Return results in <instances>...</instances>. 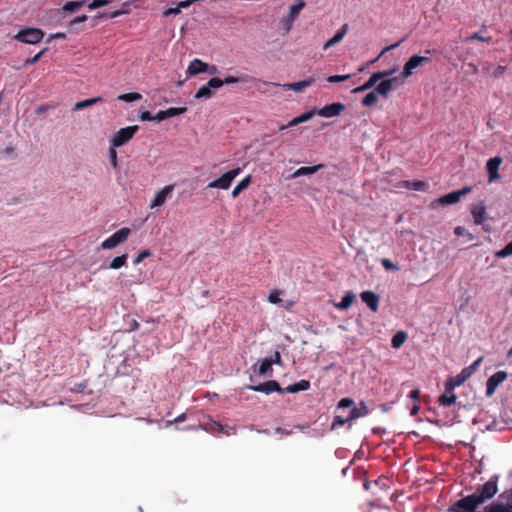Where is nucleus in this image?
<instances>
[{
  "instance_id": "obj_57",
  "label": "nucleus",
  "mask_w": 512,
  "mask_h": 512,
  "mask_svg": "<svg viewBox=\"0 0 512 512\" xmlns=\"http://www.w3.org/2000/svg\"><path fill=\"white\" fill-rule=\"evenodd\" d=\"M140 327V324L137 320L132 319L129 323V328L127 329L128 332L135 331Z\"/></svg>"
},
{
  "instance_id": "obj_19",
  "label": "nucleus",
  "mask_w": 512,
  "mask_h": 512,
  "mask_svg": "<svg viewBox=\"0 0 512 512\" xmlns=\"http://www.w3.org/2000/svg\"><path fill=\"white\" fill-rule=\"evenodd\" d=\"M209 69V64L200 59H193L187 68V74L194 76L200 73H206Z\"/></svg>"
},
{
  "instance_id": "obj_27",
  "label": "nucleus",
  "mask_w": 512,
  "mask_h": 512,
  "mask_svg": "<svg viewBox=\"0 0 512 512\" xmlns=\"http://www.w3.org/2000/svg\"><path fill=\"white\" fill-rule=\"evenodd\" d=\"M310 388V382L308 380H300L297 383L287 386L284 388L287 393H297L300 391H306Z\"/></svg>"
},
{
  "instance_id": "obj_52",
  "label": "nucleus",
  "mask_w": 512,
  "mask_h": 512,
  "mask_svg": "<svg viewBox=\"0 0 512 512\" xmlns=\"http://www.w3.org/2000/svg\"><path fill=\"white\" fill-rule=\"evenodd\" d=\"M47 49H43L42 51H40L39 53H37L35 56H33L32 58H29L26 60V64L27 65H32V64H35L36 62H38L40 60V58L42 57V55L45 53Z\"/></svg>"
},
{
  "instance_id": "obj_9",
  "label": "nucleus",
  "mask_w": 512,
  "mask_h": 512,
  "mask_svg": "<svg viewBox=\"0 0 512 512\" xmlns=\"http://www.w3.org/2000/svg\"><path fill=\"white\" fill-rule=\"evenodd\" d=\"M431 60L426 56L413 55L410 59L405 63L403 70L400 74L401 78L404 80L410 77L414 70L418 67L429 63Z\"/></svg>"
},
{
  "instance_id": "obj_43",
  "label": "nucleus",
  "mask_w": 512,
  "mask_h": 512,
  "mask_svg": "<svg viewBox=\"0 0 512 512\" xmlns=\"http://www.w3.org/2000/svg\"><path fill=\"white\" fill-rule=\"evenodd\" d=\"M512 255V242L507 244L503 249L496 252V257L498 258H506L508 256Z\"/></svg>"
},
{
  "instance_id": "obj_62",
  "label": "nucleus",
  "mask_w": 512,
  "mask_h": 512,
  "mask_svg": "<svg viewBox=\"0 0 512 512\" xmlns=\"http://www.w3.org/2000/svg\"><path fill=\"white\" fill-rule=\"evenodd\" d=\"M86 20H87V16L86 15L78 16L74 20L71 21L70 25L73 26V25H75L77 23H81V22H84Z\"/></svg>"
},
{
  "instance_id": "obj_58",
  "label": "nucleus",
  "mask_w": 512,
  "mask_h": 512,
  "mask_svg": "<svg viewBox=\"0 0 512 512\" xmlns=\"http://www.w3.org/2000/svg\"><path fill=\"white\" fill-rule=\"evenodd\" d=\"M419 397H420V390L418 388H415L410 391L409 398H411L414 401H417V400H419Z\"/></svg>"
},
{
  "instance_id": "obj_53",
  "label": "nucleus",
  "mask_w": 512,
  "mask_h": 512,
  "mask_svg": "<svg viewBox=\"0 0 512 512\" xmlns=\"http://www.w3.org/2000/svg\"><path fill=\"white\" fill-rule=\"evenodd\" d=\"M483 361V356H480L479 358H477L472 364H470L468 367V369L474 374L475 371L478 369V367L480 366V364L482 363Z\"/></svg>"
},
{
  "instance_id": "obj_50",
  "label": "nucleus",
  "mask_w": 512,
  "mask_h": 512,
  "mask_svg": "<svg viewBox=\"0 0 512 512\" xmlns=\"http://www.w3.org/2000/svg\"><path fill=\"white\" fill-rule=\"evenodd\" d=\"M350 75H333L328 77V81L331 83H338L349 79Z\"/></svg>"
},
{
  "instance_id": "obj_29",
  "label": "nucleus",
  "mask_w": 512,
  "mask_h": 512,
  "mask_svg": "<svg viewBox=\"0 0 512 512\" xmlns=\"http://www.w3.org/2000/svg\"><path fill=\"white\" fill-rule=\"evenodd\" d=\"M250 183H251V176H250V175H248V176H246L244 179H242V180H241V181H240V182H239V183L234 187V189H233V190H232V192H231V197H232V198H234V199H235V198H237V197L239 196V194H240L243 190H245V189H247V188L249 187Z\"/></svg>"
},
{
  "instance_id": "obj_22",
  "label": "nucleus",
  "mask_w": 512,
  "mask_h": 512,
  "mask_svg": "<svg viewBox=\"0 0 512 512\" xmlns=\"http://www.w3.org/2000/svg\"><path fill=\"white\" fill-rule=\"evenodd\" d=\"M471 213L474 223L477 225H482L484 220L487 218L486 207L483 204L474 206Z\"/></svg>"
},
{
  "instance_id": "obj_28",
  "label": "nucleus",
  "mask_w": 512,
  "mask_h": 512,
  "mask_svg": "<svg viewBox=\"0 0 512 512\" xmlns=\"http://www.w3.org/2000/svg\"><path fill=\"white\" fill-rule=\"evenodd\" d=\"M315 114H317V110L316 109H311L309 111H306L304 113H302L301 115L293 118L289 123H288V126H296V125H299L303 122H306L308 120H310Z\"/></svg>"
},
{
  "instance_id": "obj_60",
  "label": "nucleus",
  "mask_w": 512,
  "mask_h": 512,
  "mask_svg": "<svg viewBox=\"0 0 512 512\" xmlns=\"http://www.w3.org/2000/svg\"><path fill=\"white\" fill-rule=\"evenodd\" d=\"M402 42H403V40H400L397 43H394V44H391L390 46L385 47L383 49V51L381 52L380 56L383 55L384 53H386L387 51H390V50H393V49L397 48Z\"/></svg>"
},
{
  "instance_id": "obj_20",
  "label": "nucleus",
  "mask_w": 512,
  "mask_h": 512,
  "mask_svg": "<svg viewBox=\"0 0 512 512\" xmlns=\"http://www.w3.org/2000/svg\"><path fill=\"white\" fill-rule=\"evenodd\" d=\"M396 69L386 70V71H379L373 73L370 78L363 84L367 90L371 89L375 84L380 81L383 78L392 76L395 73Z\"/></svg>"
},
{
  "instance_id": "obj_11",
  "label": "nucleus",
  "mask_w": 512,
  "mask_h": 512,
  "mask_svg": "<svg viewBox=\"0 0 512 512\" xmlns=\"http://www.w3.org/2000/svg\"><path fill=\"white\" fill-rule=\"evenodd\" d=\"M472 187L465 186L458 191H453L439 198L438 202L442 205H451L460 201L461 197L470 193Z\"/></svg>"
},
{
  "instance_id": "obj_18",
  "label": "nucleus",
  "mask_w": 512,
  "mask_h": 512,
  "mask_svg": "<svg viewBox=\"0 0 512 512\" xmlns=\"http://www.w3.org/2000/svg\"><path fill=\"white\" fill-rule=\"evenodd\" d=\"M361 300L373 311L377 312L379 307V296L372 291H363L360 294Z\"/></svg>"
},
{
  "instance_id": "obj_44",
  "label": "nucleus",
  "mask_w": 512,
  "mask_h": 512,
  "mask_svg": "<svg viewBox=\"0 0 512 512\" xmlns=\"http://www.w3.org/2000/svg\"><path fill=\"white\" fill-rule=\"evenodd\" d=\"M381 264L382 266L386 269V270H395V271H398L399 270V266L394 264L390 259L388 258H383L381 260Z\"/></svg>"
},
{
  "instance_id": "obj_38",
  "label": "nucleus",
  "mask_w": 512,
  "mask_h": 512,
  "mask_svg": "<svg viewBox=\"0 0 512 512\" xmlns=\"http://www.w3.org/2000/svg\"><path fill=\"white\" fill-rule=\"evenodd\" d=\"M142 95L138 92L125 93L118 96V100L123 102H134L140 100Z\"/></svg>"
},
{
  "instance_id": "obj_14",
  "label": "nucleus",
  "mask_w": 512,
  "mask_h": 512,
  "mask_svg": "<svg viewBox=\"0 0 512 512\" xmlns=\"http://www.w3.org/2000/svg\"><path fill=\"white\" fill-rule=\"evenodd\" d=\"M249 389L256 391V392H262L265 394H270L272 392H279V393L285 392V390L283 388H281L279 383L275 380H269L262 384L249 386Z\"/></svg>"
},
{
  "instance_id": "obj_37",
  "label": "nucleus",
  "mask_w": 512,
  "mask_h": 512,
  "mask_svg": "<svg viewBox=\"0 0 512 512\" xmlns=\"http://www.w3.org/2000/svg\"><path fill=\"white\" fill-rule=\"evenodd\" d=\"M403 187L408 188V189H413L416 191H423L426 187V183L423 181H413V182L404 181Z\"/></svg>"
},
{
  "instance_id": "obj_51",
  "label": "nucleus",
  "mask_w": 512,
  "mask_h": 512,
  "mask_svg": "<svg viewBox=\"0 0 512 512\" xmlns=\"http://www.w3.org/2000/svg\"><path fill=\"white\" fill-rule=\"evenodd\" d=\"M151 255L150 251L149 250H143L141 251L138 256L134 259L133 263L135 265L139 264L140 262H142L145 258L149 257Z\"/></svg>"
},
{
  "instance_id": "obj_15",
  "label": "nucleus",
  "mask_w": 512,
  "mask_h": 512,
  "mask_svg": "<svg viewBox=\"0 0 512 512\" xmlns=\"http://www.w3.org/2000/svg\"><path fill=\"white\" fill-rule=\"evenodd\" d=\"M175 185L170 184L158 191L151 201L150 208L162 206L168 197H170L174 191Z\"/></svg>"
},
{
  "instance_id": "obj_49",
  "label": "nucleus",
  "mask_w": 512,
  "mask_h": 512,
  "mask_svg": "<svg viewBox=\"0 0 512 512\" xmlns=\"http://www.w3.org/2000/svg\"><path fill=\"white\" fill-rule=\"evenodd\" d=\"M268 300L272 304H279L282 302L281 298L279 297V292L277 290H274L269 294Z\"/></svg>"
},
{
  "instance_id": "obj_5",
  "label": "nucleus",
  "mask_w": 512,
  "mask_h": 512,
  "mask_svg": "<svg viewBox=\"0 0 512 512\" xmlns=\"http://www.w3.org/2000/svg\"><path fill=\"white\" fill-rule=\"evenodd\" d=\"M138 130V125L121 128L110 139V145L113 147H121L125 145L133 138V136Z\"/></svg>"
},
{
  "instance_id": "obj_42",
  "label": "nucleus",
  "mask_w": 512,
  "mask_h": 512,
  "mask_svg": "<svg viewBox=\"0 0 512 512\" xmlns=\"http://www.w3.org/2000/svg\"><path fill=\"white\" fill-rule=\"evenodd\" d=\"M206 429L212 433H225L228 436L230 435V433L228 431L224 430L225 429L224 426L217 422H212L210 424V428H206Z\"/></svg>"
},
{
  "instance_id": "obj_6",
  "label": "nucleus",
  "mask_w": 512,
  "mask_h": 512,
  "mask_svg": "<svg viewBox=\"0 0 512 512\" xmlns=\"http://www.w3.org/2000/svg\"><path fill=\"white\" fill-rule=\"evenodd\" d=\"M241 171L242 169L240 167H237L224 173L216 180L210 182L208 184V188H218L223 190L228 189L231 186L233 180L241 173Z\"/></svg>"
},
{
  "instance_id": "obj_40",
  "label": "nucleus",
  "mask_w": 512,
  "mask_h": 512,
  "mask_svg": "<svg viewBox=\"0 0 512 512\" xmlns=\"http://www.w3.org/2000/svg\"><path fill=\"white\" fill-rule=\"evenodd\" d=\"M84 5V1H69L64 6L63 9L68 12H74L78 10L80 7Z\"/></svg>"
},
{
  "instance_id": "obj_64",
  "label": "nucleus",
  "mask_w": 512,
  "mask_h": 512,
  "mask_svg": "<svg viewBox=\"0 0 512 512\" xmlns=\"http://www.w3.org/2000/svg\"><path fill=\"white\" fill-rule=\"evenodd\" d=\"M186 420V414L185 413H182L181 415L177 416L173 422L174 423H180V422H183Z\"/></svg>"
},
{
  "instance_id": "obj_13",
  "label": "nucleus",
  "mask_w": 512,
  "mask_h": 512,
  "mask_svg": "<svg viewBox=\"0 0 512 512\" xmlns=\"http://www.w3.org/2000/svg\"><path fill=\"white\" fill-rule=\"evenodd\" d=\"M345 110V105L340 102H334L317 110L321 117L331 118L340 115Z\"/></svg>"
},
{
  "instance_id": "obj_56",
  "label": "nucleus",
  "mask_w": 512,
  "mask_h": 512,
  "mask_svg": "<svg viewBox=\"0 0 512 512\" xmlns=\"http://www.w3.org/2000/svg\"><path fill=\"white\" fill-rule=\"evenodd\" d=\"M140 119L142 121H152V120H155L154 119V116L151 115V113L149 111H143L141 112L140 114Z\"/></svg>"
},
{
  "instance_id": "obj_30",
  "label": "nucleus",
  "mask_w": 512,
  "mask_h": 512,
  "mask_svg": "<svg viewBox=\"0 0 512 512\" xmlns=\"http://www.w3.org/2000/svg\"><path fill=\"white\" fill-rule=\"evenodd\" d=\"M103 99L101 97H94V98H90V99H85L83 101H79L77 103L74 104L73 106V110L74 111H79V110H83L85 108H88L94 104H97L99 102H102Z\"/></svg>"
},
{
  "instance_id": "obj_55",
  "label": "nucleus",
  "mask_w": 512,
  "mask_h": 512,
  "mask_svg": "<svg viewBox=\"0 0 512 512\" xmlns=\"http://www.w3.org/2000/svg\"><path fill=\"white\" fill-rule=\"evenodd\" d=\"M506 66H502V65H498L495 70L493 71V76L495 78H498L500 77L501 75L504 74V72L506 71Z\"/></svg>"
},
{
  "instance_id": "obj_3",
  "label": "nucleus",
  "mask_w": 512,
  "mask_h": 512,
  "mask_svg": "<svg viewBox=\"0 0 512 512\" xmlns=\"http://www.w3.org/2000/svg\"><path fill=\"white\" fill-rule=\"evenodd\" d=\"M484 512H512V491L507 490L501 493L499 501L485 507Z\"/></svg>"
},
{
  "instance_id": "obj_45",
  "label": "nucleus",
  "mask_w": 512,
  "mask_h": 512,
  "mask_svg": "<svg viewBox=\"0 0 512 512\" xmlns=\"http://www.w3.org/2000/svg\"><path fill=\"white\" fill-rule=\"evenodd\" d=\"M109 3V0H93L89 5L88 8L90 10H94L103 6H106Z\"/></svg>"
},
{
  "instance_id": "obj_54",
  "label": "nucleus",
  "mask_w": 512,
  "mask_h": 512,
  "mask_svg": "<svg viewBox=\"0 0 512 512\" xmlns=\"http://www.w3.org/2000/svg\"><path fill=\"white\" fill-rule=\"evenodd\" d=\"M181 11L179 10V8L176 6L174 8H167L164 12H163V16L164 17H168L170 15H178Z\"/></svg>"
},
{
  "instance_id": "obj_24",
  "label": "nucleus",
  "mask_w": 512,
  "mask_h": 512,
  "mask_svg": "<svg viewBox=\"0 0 512 512\" xmlns=\"http://www.w3.org/2000/svg\"><path fill=\"white\" fill-rule=\"evenodd\" d=\"M324 168V164H318L315 166H302L298 168L292 175V178H298L303 175H312L319 171L320 169Z\"/></svg>"
},
{
  "instance_id": "obj_26",
  "label": "nucleus",
  "mask_w": 512,
  "mask_h": 512,
  "mask_svg": "<svg viewBox=\"0 0 512 512\" xmlns=\"http://www.w3.org/2000/svg\"><path fill=\"white\" fill-rule=\"evenodd\" d=\"M313 82H314V78L310 77V78L302 80V81L285 84V85H283V87H285L288 90H293L295 92H301L303 89L309 87Z\"/></svg>"
},
{
  "instance_id": "obj_12",
  "label": "nucleus",
  "mask_w": 512,
  "mask_h": 512,
  "mask_svg": "<svg viewBox=\"0 0 512 512\" xmlns=\"http://www.w3.org/2000/svg\"><path fill=\"white\" fill-rule=\"evenodd\" d=\"M502 158L499 156L490 158L486 163V170L488 173V182H495L500 178L499 167L502 163Z\"/></svg>"
},
{
  "instance_id": "obj_2",
  "label": "nucleus",
  "mask_w": 512,
  "mask_h": 512,
  "mask_svg": "<svg viewBox=\"0 0 512 512\" xmlns=\"http://www.w3.org/2000/svg\"><path fill=\"white\" fill-rule=\"evenodd\" d=\"M237 82H254V83H261L266 86H279V84L271 83V82H265L260 79L253 78L249 75L243 74L240 77L235 76H227L223 80L220 78H211L210 79V86H214L215 89H218L222 87L224 84H234Z\"/></svg>"
},
{
  "instance_id": "obj_7",
  "label": "nucleus",
  "mask_w": 512,
  "mask_h": 512,
  "mask_svg": "<svg viewBox=\"0 0 512 512\" xmlns=\"http://www.w3.org/2000/svg\"><path fill=\"white\" fill-rule=\"evenodd\" d=\"M130 233H131L130 228H128V227L121 228L118 231H116L114 234H112L110 237L105 239L101 243V247L103 249H107V250L113 249L116 246H118L119 244L126 241L128 236L130 235Z\"/></svg>"
},
{
  "instance_id": "obj_48",
  "label": "nucleus",
  "mask_w": 512,
  "mask_h": 512,
  "mask_svg": "<svg viewBox=\"0 0 512 512\" xmlns=\"http://www.w3.org/2000/svg\"><path fill=\"white\" fill-rule=\"evenodd\" d=\"M353 404H354L353 399L346 397V398H342V399L338 402L337 407H338L339 409H342V408H348V407H351Z\"/></svg>"
},
{
  "instance_id": "obj_21",
  "label": "nucleus",
  "mask_w": 512,
  "mask_h": 512,
  "mask_svg": "<svg viewBox=\"0 0 512 512\" xmlns=\"http://www.w3.org/2000/svg\"><path fill=\"white\" fill-rule=\"evenodd\" d=\"M347 31H348V24L342 25V27L336 32V34L323 45V49L327 50V49L331 48L332 46L336 45L337 43L341 42L343 40V38L345 37Z\"/></svg>"
},
{
  "instance_id": "obj_33",
  "label": "nucleus",
  "mask_w": 512,
  "mask_h": 512,
  "mask_svg": "<svg viewBox=\"0 0 512 512\" xmlns=\"http://www.w3.org/2000/svg\"><path fill=\"white\" fill-rule=\"evenodd\" d=\"M355 300V295L352 292H347L343 297L341 302L335 304V307L339 310H346L348 309L353 301Z\"/></svg>"
},
{
  "instance_id": "obj_61",
  "label": "nucleus",
  "mask_w": 512,
  "mask_h": 512,
  "mask_svg": "<svg viewBox=\"0 0 512 512\" xmlns=\"http://www.w3.org/2000/svg\"><path fill=\"white\" fill-rule=\"evenodd\" d=\"M462 374V377H464L466 380H468L473 373L468 369V367H465L460 372Z\"/></svg>"
},
{
  "instance_id": "obj_1",
  "label": "nucleus",
  "mask_w": 512,
  "mask_h": 512,
  "mask_svg": "<svg viewBox=\"0 0 512 512\" xmlns=\"http://www.w3.org/2000/svg\"><path fill=\"white\" fill-rule=\"evenodd\" d=\"M498 479L499 477L497 475L492 476L485 484L478 487L473 494L463 497L453 503L449 508V511L480 512L478 511L480 505L493 498L498 492Z\"/></svg>"
},
{
  "instance_id": "obj_59",
  "label": "nucleus",
  "mask_w": 512,
  "mask_h": 512,
  "mask_svg": "<svg viewBox=\"0 0 512 512\" xmlns=\"http://www.w3.org/2000/svg\"><path fill=\"white\" fill-rule=\"evenodd\" d=\"M270 361H272V365L273 364H277V365H280L281 364V355L278 351H276L274 353V357L273 358H269Z\"/></svg>"
},
{
  "instance_id": "obj_16",
  "label": "nucleus",
  "mask_w": 512,
  "mask_h": 512,
  "mask_svg": "<svg viewBox=\"0 0 512 512\" xmlns=\"http://www.w3.org/2000/svg\"><path fill=\"white\" fill-rule=\"evenodd\" d=\"M304 0H299L298 3L292 5L289 9V13L285 19H283V23L286 26L287 30H290L293 22L298 17L300 11L305 7Z\"/></svg>"
},
{
  "instance_id": "obj_23",
  "label": "nucleus",
  "mask_w": 512,
  "mask_h": 512,
  "mask_svg": "<svg viewBox=\"0 0 512 512\" xmlns=\"http://www.w3.org/2000/svg\"><path fill=\"white\" fill-rule=\"evenodd\" d=\"M370 412L369 408L365 404V402L361 401L358 406H355L351 409L349 413V419L356 420L358 418L364 417L368 415Z\"/></svg>"
},
{
  "instance_id": "obj_41",
  "label": "nucleus",
  "mask_w": 512,
  "mask_h": 512,
  "mask_svg": "<svg viewBox=\"0 0 512 512\" xmlns=\"http://www.w3.org/2000/svg\"><path fill=\"white\" fill-rule=\"evenodd\" d=\"M353 421L352 419H349V415L347 417H342L340 415H336L332 422V428L343 426L345 423Z\"/></svg>"
},
{
  "instance_id": "obj_47",
  "label": "nucleus",
  "mask_w": 512,
  "mask_h": 512,
  "mask_svg": "<svg viewBox=\"0 0 512 512\" xmlns=\"http://www.w3.org/2000/svg\"><path fill=\"white\" fill-rule=\"evenodd\" d=\"M466 40L467 41L478 40V41H482V42H490L491 37H483L478 32H475V33L471 34Z\"/></svg>"
},
{
  "instance_id": "obj_46",
  "label": "nucleus",
  "mask_w": 512,
  "mask_h": 512,
  "mask_svg": "<svg viewBox=\"0 0 512 512\" xmlns=\"http://www.w3.org/2000/svg\"><path fill=\"white\" fill-rule=\"evenodd\" d=\"M115 148L116 147H113L110 145V149H109V159H110V163L113 168L117 167V152H116Z\"/></svg>"
},
{
  "instance_id": "obj_36",
  "label": "nucleus",
  "mask_w": 512,
  "mask_h": 512,
  "mask_svg": "<svg viewBox=\"0 0 512 512\" xmlns=\"http://www.w3.org/2000/svg\"><path fill=\"white\" fill-rule=\"evenodd\" d=\"M127 258H128V255L127 254H123L121 256H117L115 257L109 264V268L110 269H119L121 267H123L125 264H126V261H127Z\"/></svg>"
},
{
  "instance_id": "obj_4",
  "label": "nucleus",
  "mask_w": 512,
  "mask_h": 512,
  "mask_svg": "<svg viewBox=\"0 0 512 512\" xmlns=\"http://www.w3.org/2000/svg\"><path fill=\"white\" fill-rule=\"evenodd\" d=\"M44 35V32L39 28H24L14 36V39L26 44H37L41 42Z\"/></svg>"
},
{
  "instance_id": "obj_39",
  "label": "nucleus",
  "mask_w": 512,
  "mask_h": 512,
  "mask_svg": "<svg viewBox=\"0 0 512 512\" xmlns=\"http://www.w3.org/2000/svg\"><path fill=\"white\" fill-rule=\"evenodd\" d=\"M271 366H272V361H270V359H267V358L264 359L259 365L258 373L260 375H266L269 371H272Z\"/></svg>"
},
{
  "instance_id": "obj_35",
  "label": "nucleus",
  "mask_w": 512,
  "mask_h": 512,
  "mask_svg": "<svg viewBox=\"0 0 512 512\" xmlns=\"http://www.w3.org/2000/svg\"><path fill=\"white\" fill-rule=\"evenodd\" d=\"M378 102V92L376 90L369 92L362 100V105L372 107Z\"/></svg>"
},
{
  "instance_id": "obj_25",
  "label": "nucleus",
  "mask_w": 512,
  "mask_h": 512,
  "mask_svg": "<svg viewBox=\"0 0 512 512\" xmlns=\"http://www.w3.org/2000/svg\"><path fill=\"white\" fill-rule=\"evenodd\" d=\"M465 381H466V379L464 377H462L461 373H459L456 376L449 377L445 381L444 387H445L447 392H451V391H454V389L456 387L461 386Z\"/></svg>"
},
{
  "instance_id": "obj_10",
  "label": "nucleus",
  "mask_w": 512,
  "mask_h": 512,
  "mask_svg": "<svg viewBox=\"0 0 512 512\" xmlns=\"http://www.w3.org/2000/svg\"><path fill=\"white\" fill-rule=\"evenodd\" d=\"M507 378V373L505 371H497L492 376H490L486 383V396L491 397L497 387L505 381Z\"/></svg>"
},
{
  "instance_id": "obj_17",
  "label": "nucleus",
  "mask_w": 512,
  "mask_h": 512,
  "mask_svg": "<svg viewBox=\"0 0 512 512\" xmlns=\"http://www.w3.org/2000/svg\"><path fill=\"white\" fill-rule=\"evenodd\" d=\"M187 111L186 107H171L167 110H160L157 112V114L154 116V119L156 121H163L167 118H171L177 115L184 114Z\"/></svg>"
},
{
  "instance_id": "obj_34",
  "label": "nucleus",
  "mask_w": 512,
  "mask_h": 512,
  "mask_svg": "<svg viewBox=\"0 0 512 512\" xmlns=\"http://www.w3.org/2000/svg\"><path fill=\"white\" fill-rule=\"evenodd\" d=\"M407 339V334L404 331H398L391 340V345L393 348H400Z\"/></svg>"
},
{
  "instance_id": "obj_31",
  "label": "nucleus",
  "mask_w": 512,
  "mask_h": 512,
  "mask_svg": "<svg viewBox=\"0 0 512 512\" xmlns=\"http://www.w3.org/2000/svg\"><path fill=\"white\" fill-rule=\"evenodd\" d=\"M457 396L454 394V391L445 392L439 397L438 402L442 406H451L456 403Z\"/></svg>"
},
{
  "instance_id": "obj_8",
  "label": "nucleus",
  "mask_w": 512,
  "mask_h": 512,
  "mask_svg": "<svg viewBox=\"0 0 512 512\" xmlns=\"http://www.w3.org/2000/svg\"><path fill=\"white\" fill-rule=\"evenodd\" d=\"M404 80L400 77H386L381 79L380 83L375 87L376 92L383 97H387L388 94L396 89L397 86L402 85Z\"/></svg>"
},
{
  "instance_id": "obj_32",
  "label": "nucleus",
  "mask_w": 512,
  "mask_h": 512,
  "mask_svg": "<svg viewBox=\"0 0 512 512\" xmlns=\"http://www.w3.org/2000/svg\"><path fill=\"white\" fill-rule=\"evenodd\" d=\"M212 89H215L214 86H210V80L207 82L206 85H203L201 86L196 94H195V98L196 99H209L212 97L213 93H212Z\"/></svg>"
},
{
  "instance_id": "obj_63",
  "label": "nucleus",
  "mask_w": 512,
  "mask_h": 512,
  "mask_svg": "<svg viewBox=\"0 0 512 512\" xmlns=\"http://www.w3.org/2000/svg\"><path fill=\"white\" fill-rule=\"evenodd\" d=\"M464 232H465V228L461 227V226H458L454 229V233L455 235L457 236H463L464 235Z\"/></svg>"
}]
</instances>
